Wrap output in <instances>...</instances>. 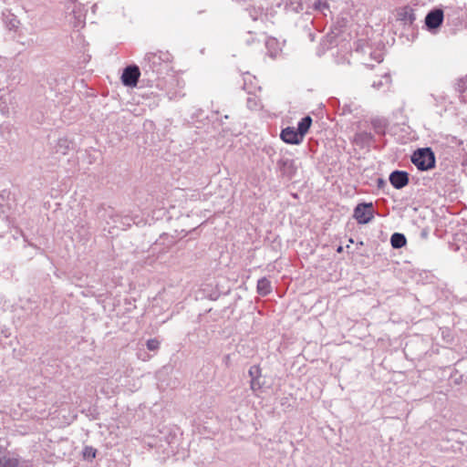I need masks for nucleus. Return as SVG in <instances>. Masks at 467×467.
<instances>
[{
  "instance_id": "2eb2a0df",
  "label": "nucleus",
  "mask_w": 467,
  "mask_h": 467,
  "mask_svg": "<svg viewBox=\"0 0 467 467\" xmlns=\"http://www.w3.org/2000/svg\"><path fill=\"white\" fill-rule=\"evenodd\" d=\"M407 239L403 234L394 233L390 237L391 246L395 249L402 248L406 245Z\"/></svg>"
},
{
  "instance_id": "39448f33",
  "label": "nucleus",
  "mask_w": 467,
  "mask_h": 467,
  "mask_svg": "<svg viewBox=\"0 0 467 467\" xmlns=\"http://www.w3.org/2000/svg\"><path fill=\"white\" fill-rule=\"evenodd\" d=\"M444 20V13L441 8L431 10L425 16V26L431 33H437Z\"/></svg>"
},
{
  "instance_id": "6ab92c4d",
  "label": "nucleus",
  "mask_w": 467,
  "mask_h": 467,
  "mask_svg": "<svg viewBox=\"0 0 467 467\" xmlns=\"http://www.w3.org/2000/svg\"><path fill=\"white\" fill-rule=\"evenodd\" d=\"M246 106L251 110H259L263 108L260 99L255 95H250L246 99Z\"/></svg>"
},
{
  "instance_id": "bb28decb",
  "label": "nucleus",
  "mask_w": 467,
  "mask_h": 467,
  "mask_svg": "<svg viewBox=\"0 0 467 467\" xmlns=\"http://www.w3.org/2000/svg\"><path fill=\"white\" fill-rule=\"evenodd\" d=\"M377 183H378L379 188H382V187L386 186V182L381 178H379L377 180Z\"/></svg>"
},
{
  "instance_id": "f8f14e48",
  "label": "nucleus",
  "mask_w": 467,
  "mask_h": 467,
  "mask_svg": "<svg viewBox=\"0 0 467 467\" xmlns=\"http://www.w3.org/2000/svg\"><path fill=\"white\" fill-rule=\"evenodd\" d=\"M257 293L263 296L272 292L271 282L266 277H262L257 282Z\"/></svg>"
},
{
  "instance_id": "4468645a",
  "label": "nucleus",
  "mask_w": 467,
  "mask_h": 467,
  "mask_svg": "<svg viewBox=\"0 0 467 467\" xmlns=\"http://www.w3.org/2000/svg\"><path fill=\"white\" fill-rule=\"evenodd\" d=\"M312 124V118L310 116H306L301 119V120L297 124V132L301 134V136L304 138L305 135L307 133L308 130L310 129Z\"/></svg>"
},
{
  "instance_id": "5701e85b",
  "label": "nucleus",
  "mask_w": 467,
  "mask_h": 467,
  "mask_svg": "<svg viewBox=\"0 0 467 467\" xmlns=\"http://www.w3.org/2000/svg\"><path fill=\"white\" fill-rule=\"evenodd\" d=\"M97 451L92 447H86L84 450V457L87 459H92L96 457Z\"/></svg>"
},
{
  "instance_id": "f03ea898",
  "label": "nucleus",
  "mask_w": 467,
  "mask_h": 467,
  "mask_svg": "<svg viewBox=\"0 0 467 467\" xmlns=\"http://www.w3.org/2000/svg\"><path fill=\"white\" fill-rule=\"evenodd\" d=\"M411 162L420 171H429L435 167V155L431 148H421L415 150L411 156Z\"/></svg>"
},
{
  "instance_id": "ddd939ff",
  "label": "nucleus",
  "mask_w": 467,
  "mask_h": 467,
  "mask_svg": "<svg viewBox=\"0 0 467 467\" xmlns=\"http://www.w3.org/2000/svg\"><path fill=\"white\" fill-rule=\"evenodd\" d=\"M400 19L405 24V25H412L413 22L416 19V15L414 14V11L410 7L403 8L399 13Z\"/></svg>"
},
{
  "instance_id": "b1692460",
  "label": "nucleus",
  "mask_w": 467,
  "mask_h": 467,
  "mask_svg": "<svg viewBox=\"0 0 467 467\" xmlns=\"http://www.w3.org/2000/svg\"><path fill=\"white\" fill-rule=\"evenodd\" d=\"M259 372H260L259 367H257V366L251 367L249 369V375L251 377V379L257 378V376L259 375Z\"/></svg>"
},
{
  "instance_id": "c756f323",
  "label": "nucleus",
  "mask_w": 467,
  "mask_h": 467,
  "mask_svg": "<svg viewBox=\"0 0 467 467\" xmlns=\"http://www.w3.org/2000/svg\"><path fill=\"white\" fill-rule=\"evenodd\" d=\"M111 218L113 219L114 223H116L117 222L116 220L119 218V215L115 214V215L111 216Z\"/></svg>"
},
{
  "instance_id": "c85d7f7f",
  "label": "nucleus",
  "mask_w": 467,
  "mask_h": 467,
  "mask_svg": "<svg viewBox=\"0 0 467 467\" xmlns=\"http://www.w3.org/2000/svg\"><path fill=\"white\" fill-rule=\"evenodd\" d=\"M376 60H377L378 62H381V61H382V56H381L380 54H379V55H378V57H377V58H376Z\"/></svg>"
},
{
  "instance_id": "4be33fe9",
  "label": "nucleus",
  "mask_w": 467,
  "mask_h": 467,
  "mask_svg": "<svg viewBox=\"0 0 467 467\" xmlns=\"http://www.w3.org/2000/svg\"><path fill=\"white\" fill-rule=\"evenodd\" d=\"M147 348L150 351L157 350L160 348V342L156 338H150L147 341Z\"/></svg>"
},
{
  "instance_id": "1a4fd4ad",
  "label": "nucleus",
  "mask_w": 467,
  "mask_h": 467,
  "mask_svg": "<svg viewBox=\"0 0 467 467\" xmlns=\"http://www.w3.org/2000/svg\"><path fill=\"white\" fill-rule=\"evenodd\" d=\"M280 137L285 143L294 145L300 144L304 140L294 127H286L282 130Z\"/></svg>"
},
{
  "instance_id": "6e6552de",
  "label": "nucleus",
  "mask_w": 467,
  "mask_h": 467,
  "mask_svg": "<svg viewBox=\"0 0 467 467\" xmlns=\"http://www.w3.org/2000/svg\"><path fill=\"white\" fill-rule=\"evenodd\" d=\"M277 168L281 174L288 179H291L296 172L295 161L288 158H281L277 161Z\"/></svg>"
},
{
  "instance_id": "0eeeda50",
  "label": "nucleus",
  "mask_w": 467,
  "mask_h": 467,
  "mask_svg": "<svg viewBox=\"0 0 467 467\" xmlns=\"http://www.w3.org/2000/svg\"><path fill=\"white\" fill-rule=\"evenodd\" d=\"M389 182L395 189H402L409 183V173L404 171L396 170L389 174Z\"/></svg>"
},
{
  "instance_id": "a211bd4d",
  "label": "nucleus",
  "mask_w": 467,
  "mask_h": 467,
  "mask_svg": "<svg viewBox=\"0 0 467 467\" xmlns=\"http://www.w3.org/2000/svg\"><path fill=\"white\" fill-rule=\"evenodd\" d=\"M285 9L294 13H300L304 10V4L302 0H289L285 4Z\"/></svg>"
},
{
  "instance_id": "a878e982",
  "label": "nucleus",
  "mask_w": 467,
  "mask_h": 467,
  "mask_svg": "<svg viewBox=\"0 0 467 467\" xmlns=\"http://www.w3.org/2000/svg\"><path fill=\"white\" fill-rule=\"evenodd\" d=\"M249 14H250V16L254 19V20H256L257 19V16H256V10L254 8H252V9H249Z\"/></svg>"
},
{
  "instance_id": "9d476101",
  "label": "nucleus",
  "mask_w": 467,
  "mask_h": 467,
  "mask_svg": "<svg viewBox=\"0 0 467 467\" xmlns=\"http://www.w3.org/2000/svg\"><path fill=\"white\" fill-rule=\"evenodd\" d=\"M265 42L268 55L273 58L276 57L281 52L279 41L275 37H266Z\"/></svg>"
},
{
  "instance_id": "20e7f679",
  "label": "nucleus",
  "mask_w": 467,
  "mask_h": 467,
  "mask_svg": "<svg viewBox=\"0 0 467 467\" xmlns=\"http://www.w3.org/2000/svg\"><path fill=\"white\" fill-rule=\"evenodd\" d=\"M353 217L359 224H367L370 223L374 218L373 203H358L354 209Z\"/></svg>"
},
{
  "instance_id": "7ed1b4c3",
  "label": "nucleus",
  "mask_w": 467,
  "mask_h": 467,
  "mask_svg": "<svg viewBox=\"0 0 467 467\" xmlns=\"http://www.w3.org/2000/svg\"><path fill=\"white\" fill-rule=\"evenodd\" d=\"M0 467H35V464L30 460L21 459L17 454L7 451L2 446Z\"/></svg>"
},
{
  "instance_id": "f3484780",
  "label": "nucleus",
  "mask_w": 467,
  "mask_h": 467,
  "mask_svg": "<svg viewBox=\"0 0 467 467\" xmlns=\"http://www.w3.org/2000/svg\"><path fill=\"white\" fill-rule=\"evenodd\" d=\"M371 125L378 134H385V130L388 125L387 120L380 118H376L371 120Z\"/></svg>"
},
{
  "instance_id": "cd10ccee",
  "label": "nucleus",
  "mask_w": 467,
  "mask_h": 467,
  "mask_svg": "<svg viewBox=\"0 0 467 467\" xmlns=\"http://www.w3.org/2000/svg\"><path fill=\"white\" fill-rule=\"evenodd\" d=\"M5 101L4 100V98H0V109L3 111L5 109Z\"/></svg>"
},
{
  "instance_id": "412c9836",
  "label": "nucleus",
  "mask_w": 467,
  "mask_h": 467,
  "mask_svg": "<svg viewBox=\"0 0 467 467\" xmlns=\"http://www.w3.org/2000/svg\"><path fill=\"white\" fill-rule=\"evenodd\" d=\"M390 81H391V79H390V76H389V74H387V73H386V74H384V75L382 76V79H380V80H379V81H374V82L372 83V87H373L374 88L379 89V88H382V87H384V86H388V85H389V84H390Z\"/></svg>"
},
{
  "instance_id": "9b49d317",
  "label": "nucleus",
  "mask_w": 467,
  "mask_h": 467,
  "mask_svg": "<svg viewBox=\"0 0 467 467\" xmlns=\"http://www.w3.org/2000/svg\"><path fill=\"white\" fill-rule=\"evenodd\" d=\"M72 147V142L67 138H59L55 146L57 153L66 155Z\"/></svg>"
},
{
  "instance_id": "393cba45",
  "label": "nucleus",
  "mask_w": 467,
  "mask_h": 467,
  "mask_svg": "<svg viewBox=\"0 0 467 467\" xmlns=\"http://www.w3.org/2000/svg\"><path fill=\"white\" fill-rule=\"evenodd\" d=\"M261 388L260 382L257 380V378L251 379V389L253 390H256Z\"/></svg>"
},
{
  "instance_id": "7c9ffc66",
  "label": "nucleus",
  "mask_w": 467,
  "mask_h": 467,
  "mask_svg": "<svg viewBox=\"0 0 467 467\" xmlns=\"http://www.w3.org/2000/svg\"><path fill=\"white\" fill-rule=\"evenodd\" d=\"M0 453H2V446L0 445Z\"/></svg>"
},
{
  "instance_id": "aec40b11",
  "label": "nucleus",
  "mask_w": 467,
  "mask_h": 467,
  "mask_svg": "<svg viewBox=\"0 0 467 467\" xmlns=\"http://www.w3.org/2000/svg\"><path fill=\"white\" fill-rule=\"evenodd\" d=\"M313 9L327 16L326 11H329V5L327 1L317 0L313 5Z\"/></svg>"
},
{
  "instance_id": "dca6fc26",
  "label": "nucleus",
  "mask_w": 467,
  "mask_h": 467,
  "mask_svg": "<svg viewBox=\"0 0 467 467\" xmlns=\"http://www.w3.org/2000/svg\"><path fill=\"white\" fill-rule=\"evenodd\" d=\"M454 89L460 95H462L467 90V75L458 78L454 84ZM461 100L465 102V99L461 96Z\"/></svg>"
},
{
  "instance_id": "423d86ee",
  "label": "nucleus",
  "mask_w": 467,
  "mask_h": 467,
  "mask_svg": "<svg viewBox=\"0 0 467 467\" xmlns=\"http://www.w3.org/2000/svg\"><path fill=\"white\" fill-rule=\"evenodd\" d=\"M140 76V68L136 65H130L124 68L121 81L126 87H136Z\"/></svg>"
},
{
  "instance_id": "f257e3e1",
  "label": "nucleus",
  "mask_w": 467,
  "mask_h": 467,
  "mask_svg": "<svg viewBox=\"0 0 467 467\" xmlns=\"http://www.w3.org/2000/svg\"><path fill=\"white\" fill-rule=\"evenodd\" d=\"M171 56L167 51L149 52L145 55L143 62L141 63L143 69L150 70L153 73H159L161 66L164 63L171 61Z\"/></svg>"
}]
</instances>
